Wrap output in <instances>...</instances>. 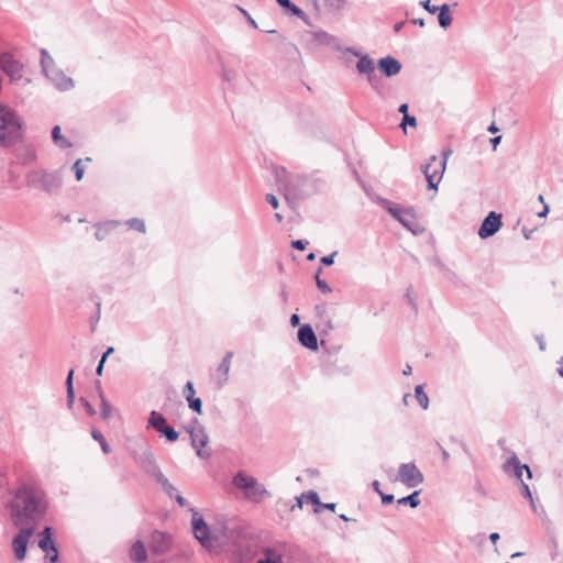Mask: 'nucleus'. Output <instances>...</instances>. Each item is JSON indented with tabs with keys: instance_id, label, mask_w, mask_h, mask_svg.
Instances as JSON below:
<instances>
[{
	"instance_id": "nucleus-43",
	"label": "nucleus",
	"mask_w": 563,
	"mask_h": 563,
	"mask_svg": "<svg viewBox=\"0 0 563 563\" xmlns=\"http://www.w3.org/2000/svg\"><path fill=\"white\" fill-rule=\"evenodd\" d=\"M188 407L198 415L202 412V401L199 397L188 399Z\"/></svg>"
},
{
	"instance_id": "nucleus-4",
	"label": "nucleus",
	"mask_w": 563,
	"mask_h": 563,
	"mask_svg": "<svg viewBox=\"0 0 563 563\" xmlns=\"http://www.w3.org/2000/svg\"><path fill=\"white\" fill-rule=\"evenodd\" d=\"M186 430L190 435L191 445L196 449L197 455L200 459H209L211 456V452L203 450V448L209 443V437L205 427H202L198 419L195 418Z\"/></svg>"
},
{
	"instance_id": "nucleus-38",
	"label": "nucleus",
	"mask_w": 563,
	"mask_h": 563,
	"mask_svg": "<svg viewBox=\"0 0 563 563\" xmlns=\"http://www.w3.org/2000/svg\"><path fill=\"white\" fill-rule=\"evenodd\" d=\"M125 224L132 229V230H136L141 233H145V223L143 220L139 219V218H132V219H129Z\"/></svg>"
},
{
	"instance_id": "nucleus-17",
	"label": "nucleus",
	"mask_w": 563,
	"mask_h": 563,
	"mask_svg": "<svg viewBox=\"0 0 563 563\" xmlns=\"http://www.w3.org/2000/svg\"><path fill=\"white\" fill-rule=\"evenodd\" d=\"M379 71L386 77H393L400 73L401 63L393 56H386L377 62Z\"/></svg>"
},
{
	"instance_id": "nucleus-32",
	"label": "nucleus",
	"mask_w": 563,
	"mask_h": 563,
	"mask_svg": "<svg viewBox=\"0 0 563 563\" xmlns=\"http://www.w3.org/2000/svg\"><path fill=\"white\" fill-rule=\"evenodd\" d=\"M420 490H415L406 497H401L397 500L398 505H409L411 508H417L420 505L419 499Z\"/></svg>"
},
{
	"instance_id": "nucleus-11",
	"label": "nucleus",
	"mask_w": 563,
	"mask_h": 563,
	"mask_svg": "<svg viewBox=\"0 0 563 563\" xmlns=\"http://www.w3.org/2000/svg\"><path fill=\"white\" fill-rule=\"evenodd\" d=\"M0 67L10 77L11 81L16 82L23 78V64L10 53L0 55Z\"/></svg>"
},
{
	"instance_id": "nucleus-56",
	"label": "nucleus",
	"mask_w": 563,
	"mask_h": 563,
	"mask_svg": "<svg viewBox=\"0 0 563 563\" xmlns=\"http://www.w3.org/2000/svg\"><path fill=\"white\" fill-rule=\"evenodd\" d=\"M307 245H308V241H306V240H295L291 242V246L298 251H303Z\"/></svg>"
},
{
	"instance_id": "nucleus-40",
	"label": "nucleus",
	"mask_w": 563,
	"mask_h": 563,
	"mask_svg": "<svg viewBox=\"0 0 563 563\" xmlns=\"http://www.w3.org/2000/svg\"><path fill=\"white\" fill-rule=\"evenodd\" d=\"M256 563H283V561L279 555H275L273 550L267 549L266 558L263 560H258Z\"/></svg>"
},
{
	"instance_id": "nucleus-48",
	"label": "nucleus",
	"mask_w": 563,
	"mask_h": 563,
	"mask_svg": "<svg viewBox=\"0 0 563 563\" xmlns=\"http://www.w3.org/2000/svg\"><path fill=\"white\" fill-rule=\"evenodd\" d=\"M236 9L243 14V16L245 18L246 22L253 27V29H257L258 25L256 23V21L251 16V14L245 10L243 9L242 7L240 5H235Z\"/></svg>"
},
{
	"instance_id": "nucleus-36",
	"label": "nucleus",
	"mask_w": 563,
	"mask_h": 563,
	"mask_svg": "<svg viewBox=\"0 0 563 563\" xmlns=\"http://www.w3.org/2000/svg\"><path fill=\"white\" fill-rule=\"evenodd\" d=\"M91 437L95 441L100 443L101 450L104 454H109L111 452L110 445L108 444L106 438L99 430L92 429Z\"/></svg>"
},
{
	"instance_id": "nucleus-47",
	"label": "nucleus",
	"mask_w": 563,
	"mask_h": 563,
	"mask_svg": "<svg viewBox=\"0 0 563 563\" xmlns=\"http://www.w3.org/2000/svg\"><path fill=\"white\" fill-rule=\"evenodd\" d=\"M183 394H184V396H185L187 401H188V399L196 398L195 397L196 391H195V387H194L192 382L189 380V382L186 383V385H185V387L183 389Z\"/></svg>"
},
{
	"instance_id": "nucleus-57",
	"label": "nucleus",
	"mask_w": 563,
	"mask_h": 563,
	"mask_svg": "<svg viewBox=\"0 0 563 563\" xmlns=\"http://www.w3.org/2000/svg\"><path fill=\"white\" fill-rule=\"evenodd\" d=\"M266 201L274 208L277 209L279 207V201L273 194H267L265 196Z\"/></svg>"
},
{
	"instance_id": "nucleus-23",
	"label": "nucleus",
	"mask_w": 563,
	"mask_h": 563,
	"mask_svg": "<svg viewBox=\"0 0 563 563\" xmlns=\"http://www.w3.org/2000/svg\"><path fill=\"white\" fill-rule=\"evenodd\" d=\"M96 388L100 398V415L103 420H108L111 417L113 408L103 395L100 380L96 382Z\"/></svg>"
},
{
	"instance_id": "nucleus-37",
	"label": "nucleus",
	"mask_w": 563,
	"mask_h": 563,
	"mask_svg": "<svg viewBox=\"0 0 563 563\" xmlns=\"http://www.w3.org/2000/svg\"><path fill=\"white\" fill-rule=\"evenodd\" d=\"M161 435L165 437L167 441L175 442L179 438V432L176 431L173 427L166 424L161 431Z\"/></svg>"
},
{
	"instance_id": "nucleus-49",
	"label": "nucleus",
	"mask_w": 563,
	"mask_h": 563,
	"mask_svg": "<svg viewBox=\"0 0 563 563\" xmlns=\"http://www.w3.org/2000/svg\"><path fill=\"white\" fill-rule=\"evenodd\" d=\"M292 15H296L302 20L307 19V14L296 4L291 3L290 8L287 9Z\"/></svg>"
},
{
	"instance_id": "nucleus-53",
	"label": "nucleus",
	"mask_w": 563,
	"mask_h": 563,
	"mask_svg": "<svg viewBox=\"0 0 563 563\" xmlns=\"http://www.w3.org/2000/svg\"><path fill=\"white\" fill-rule=\"evenodd\" d=\"M336 254H338V252L334 251V252H332L329 255L322 256L321 260H320L321 264L324 265V266L332 265L334 263V257L336 256Z\"/></svg>"
},
{
	"instance_id": "nucleus-9",
	"label": "nucleus",
	"mask_w": 563,
	"mask_h": 563,
	"mask_svg": "<svg viewBox=\"0 0 563 563\" xmlns=\"http://www.w3.org/2000/svg\"><path fill=\"white\" fill-rule=\"evenodd\" d=\"M19 529V532L14 536L12 540V550L14 552L15 558L19 561H22L26 556L27 543L30 538L33 536L35 531V527L31 526H14Z\"/></svg>"
},
{
	"instance_id": "nucleus-18",
	"label": "nucleus",
	"mask_w": 563,
	"mask_h": 563,
	"mask_svg": "<svg viewBox=\"0 0 563 563\" xmlns=\"http://www.w3.org/2000/svg\"><path fill=\"white\" fill-rule=\"evenodd\" d=\"M352 52L355 56H358V60L356 63V69L360 74H364L367 76V80L373 84L374 79V73H375V65L374 60L368 57V55H361L358 52L349 49Z\"/></svg>"
},
{
	"instance_id": "nucleus-8",
	"label": "nucleus",
	"mask_w": 563,
	"mask_h": 563,
	"mask_svg": "<svg viewBox=\"0 0 563 563\" xmlns=\"http://www.w3.org/2000/svg\"><path fill=\"white\" fill-rule=\"evenodd\" d=\"M397 481L409 488L421 485L424 476L413 462L402 463L398 467Z\"/></svg>"
},
{
	"instance_id": "nucleus-34",
	"label": "nucleus",
	"mask_w": 563,
	"mask_h": 563,
	"mask_svg": "<svg viewBox=\"0 0 563 563\" xmlns=\"http://www.w3.org/2000/svg\"><path fill=\"white\" fill-rule=\"evenodd\" d=\"M41 67L43 73H46L53 67H56L53 57L48 54V52L45 48L41 49Z\"/></svg>"
},
{
	"instance_id": "nucleus-6",
	"label": "nucleus",
	"mask_w": 563,
	"mask_h": 563,
	"mask_svg": "<svg viewBox=\"0 0 563 563\" xmlns=\"http://www.w3.org/2000/svg\"><path fill=\"white\" fill-rule=\"evenodd\" d=\"M37 181L48 194H55L63 183L58 173L33 172L27 175V186H33Z\"/></svg>"
},
{
	"instance_id": "nucleus-58",
	"label": "nucleus",
	"mask_w": 563,
	"mask_h": 563,
	"mask_svg": "<svg viewBox=\"0 0 563 563\" xmlns=\"http://www.w3.org/2000/svg\"><path fill=\"white\" fill-rule=\"evenodd\" d=\"M162 489L170 497L173 498L174 495L176 494V488L174 487V485L170 484V482H167L163 487Z\"/></svg>"
},
{
	"instance_id": "nucleus-2",
	"label": "nucleus",
	"mask_w": 563,
	"mask_h": 563,
	"mask_svg": "<svg viewBox=\"0 0 563 563\" xmlns=\"http://www.w3.org/2000/svg\"><path fill=\"white\" fill-rule=\"evenodd\" d=\"M21 121L12 109L0 107V144L10 146L21 136Z\"/></svg>"
},
{
	"instance_id": "nucleus-27",
	"label": "nucleus",
	"mask_w": 563,
	"mask_h": 563,
	"mask_svg": "<svg viewBox=\"0 0 563 563\" xmlns=\"http://www.w3.org/2000/svg\"><path fill=\"white\" fill-rule=\"evenodd\" d=\"M233 357V352H228L224 357L222 358L221 363L219 364L218 372L222 374L223 379L219 383V386L221 387L224 382L228 380V374L230 372L231 366V360Z\"/></svg>"
},
{
	"instance_id": "nucleus-13",
	"label": "nucleus",
	"mask_w": 563,
	"mask_h": 563,
	"mask_svg": "<svg viewBox=\"0 0 563 563\" xmlns=\"http://www.w3.org/2000/svg\"><path fill=\"white\" fill-rule=\"evenodd\" d=\"M504 472L515 476L522 482V474L526 471L528 478L532 477V472L527 464H521L518 456L514 453L503 465Z\"/></svg>"
},
{
	"instance_id": "nucleus-35",
	"label": "nucleus",
	"mask_w": 563,
	"mask_h": 563,
	"mask_svg": "<svg viewBox=\"0 0 563 563\" xmlns=\"http://www.w3.org/2000/svg\"><path fill=\"white\" fill-rule=\"evenodd\" d=\"M415 396H416V399L418 400L419 405L421 406V408L424 410L428 409L429 397L423 389V385H418L415 388Z\"/></svg>"
},
{
	"instance_id": "nucleus-31",
	"label": "nucleus",
	"mask_w": 563,
	"mask_h": 563,
	"mask_svg": "<svg viewBox=\"0 0 563 563\" xmlns=\"http://www.w3.org/2000/svg\"><path fill=\"white\" fill-rule=\"evenodd\" d=\"M391 216L393 218H395L396 220H398L401 216L406 214V216H409L411 218H413L415 216V210L412 208H408V209H402L400 208L398 205H395L393 202H390V205L388 206V208L386 209Z\"/></svg>"
},
{
	"instance_id": "nucleus-1",
	"label": "nucleus",
	"mask_w": 563,
	"mask_h": 563,
	"mask_svg": "<svg viewBox=\"0 0 563 563\" xmlns=\"http://www.w3.org/2000/svg\"><path fill=\"white\" fill-rule=\"evenodd\" d=\"M10 494L7 510L13 526L35 527L45 518L49 501L41 485L22 481Z\"/></svg>"
},
{
	"instance_id": "nucleus-22",
	"label": "nucleus",
	"mask_w": 563,
	"mask_h": 563,
	"mask_svg": "<svg viewBox=\"0 0 563 563\" xmlns=\"http://www.w3.org/2000/svg\"><path fill=\"white\" fill-rule=\"evenodd\" d=\"M121 224L120 221H117V220H110V221H104L102 223H98L96 227H97V231L95 233L96 235V239L98 241H102L107 238V235L112 231L114 230L117 227H119Z\"/></svg>"
},
{
	"instance_id": "nucleus-42",
	"label": "nucleus",
	"mask_w": 563,
	"mask_h": 563,
	"mask_svg": "<svg viewBox=\"0 0 563 563\" xmlns=\"http://www.w3.org/2000/svg\"><path fill=\"white\" fill-rule=\"evenodd\" d=\"M73 169L75 172L76 180L77 181L81 180L82 177H84V173H85V166L82 165V159L81 158L77 159L74 163Z\"/></svg>"
},
{
	"instance_id": "nucleus-28",
	"label": "nucleus",
	"mask_w": 563,
	"mask_h": 563,
	"mask_svg": "<svg viewBox=\"0 0 563 563\" xmlns=\"http://www.w3.org/2000/svg\"><path fill=\"white\" fill-rule=\"evenodd\" d=\"M52 139L55 144H57L58 147L65 150L73 146V144L62 135V130L59 125H55L52 129Z\"/></svg>"
},
{
	"instance_id": "nucleus-39",
	"label": "nucleus",
	"mask_w": 563,
	"mask_h": 563,
	"mask_svg": "<svg viewBox=\"0 0 563 563\" xmlns=\"http://www.w3.org/2000/svg\"><path fill=\"white\" fill-rule=\"evenodd\" d=\"M345 0H324V5L331 11L336 12L343 9Z\"/></svg>"
},
{
	"instance_id": "nucleus-29",
	"label": "nucleus",
	"mask_w": 563,
	"mask_h": 563,
	"mask_svg": "<svg viewBox=\"0 0 563 563\" xmlns=\"http://www.w3.org/2000/svg\"><path fill=\"white\" fill-rule=\"evenodd\" d=\"M67 407L73 408L75 401L74 369H70L66 377Z\"/></svg>"
},
{
	"instance_id": "nucleus-25",
	"label": "nucleus",
	"mask_w": 563,
	"mask_h": 563,
	"mask_svg": "<svg viewBox=\"0 0 563 563\" xmlns=\"http://www.w3.org/2000/svg\"><path fill=\"white\" fill-rule=\"evenodd\" d=\"M166 424H167L166 418L162 413H159L155 410L151 411L147 427H152L157 432H159Z\"/></svg>"
},
{
	"instance_id": "nucleus-44",
	"label": "nucleus",
	"mask_w": 563,
	"mask_h": 563,
	"mask_svg": "<svg viewBox=\"0 0 563 563\" xmlns=\"http://www.w3.org/2000/svg\"><path fill=\"white\" fill-rule=\"evenodd\" d=\"M407 125L416 128L417 126V119L413 115H410V114L404 115L402 120H401V123H400V126L402 128L405 133H407V130H406Z\"/></svg>"
},
{
	"instance_id": "nucleus-61",
	"label": "nucleus",
	"mask_w": 563,
	"mask_h": 563,
	"mask_svg": "<svg viewBox=\"0 0 563 563\" xmlns=\"http://www.w3.org/2000/svg\"><path fill=\"white\" fill-rule=\"evenodd\" d=\"M374 200L376 201V203H378L379 206H382L385 209H387L388 206L390 205V201L388 199L379 197V196H376Z\"/></svg>"
},
{
	"instance_id": "nucleus-60",
	"label": "nucleus",
	"mask_w": 563,
	"mask_h": 563,
	"mask_svg": "<svg viewBox=\"0 0 563 563\" xmlns=\"http://www.w3.org/2000/svg\"><path fill=\"white\" fill-rule=\"evenodd\" d=\"M399 223H401L406 229H408L409 231L411 232H416L412 228V223L405 217V216H401L398 220H397Z\"/></svg>"
},
{
	"instance_id": "nucleus-16",
	"label": "nucleus",
	"mask_w": 563,
	"mask_h": 563,
	"mask_svg": "<svg viewBox=\"0 0 563 563\" xmlns=\"http://www.w3.org/2000/svg\"><path fill=\"white\" fill-rule=\"evenodd\" d=\"M299 343L312 351L318 349V338L310 324H302L298 330Z\"/></svg>"
},
{
	"instance_id": "nucleus-14",
	"label": "nucleus",
	"mask_w": 563,
	"mask_h": 563,
	"mask_svg": "<svg viewBox=\"0 0 563 563\" xmlns=\"http://www.w3.org/2000/svg\"><path fill=\"white\" fill-rule=\"evenodd\" d=\"M46 78L53 82V85L62 91L69 90L74 87V81L70 77H67L60 69L53 67L44 73Z\"/></svg>"
},
{
	"instance_id": "nucleus-64",
	"label": "nucleus",
	"mask_w": 563,
	"mask_h": 563,
	"mask_svg": "<svg viewBox=\"0 0 563 563\" xmlns=\"http://www.w3.org/2000/svg\"><path fill=\"white\" fill-rule=\"evenodd\" d=\"M319 507L322 509H328V510L334 511L336 504H334V503L322 504L321 503V505H319Z\"/></svg>"
},
{
	"instance_id": "nucleus-54",
	"label": "nucleus",
	"mask_w": 563,
	"mask_h": 563,
	"mask_svg": "<svg viewBox=\"0 0 563 563\" xmlns=\"http://www.w3.org/2000/svg\"><path fill=\"white\" fill-rule=\"evenodd\" d=\"M318 289L323 292L328 294L332 291V288L329 286V284L324 279H318V284H316Z\"/></svg>"
},
{
	"instance_id": "nucleus-19",
	"label": "nucleus",
	"mask_w": 563,
	"mask_h": 563,
	"mask_svg": "<svg viewBox=\"0 0 563 563\" xmlns=\"http://www.w3.org/2000/svg\"><path fill=\"white\" fill-rule=\"evenodd\" d=\"M135 461L147 475L159 467L156 463L153 452L150 449H146L137 456H135Z\"/></svg>"
},
{
	"instance_id": "nucleus-12",
	"label": "nucleus",
	"mask_w": 563,
	"mask_h": 563,
	"mask_svg": "<svg viewBox=\"0 0 563 563\" xmlns=\"http://www.w3.org/2000/svg\"><path fill=\"white\" fill-rule=\"evenodd\" d=\"M501 213H497L496 211H490L482 221V224L478 229V235L481 239L486 240L493 235H495L501 228Z\"/></svg>"
},
{
	"instance_id": "nucleus-45",
	"label": "nucleus",
	"mask_w": 563,
	"mask_h": 563,
	"mask_svg": "<svg viewBox=\"0 0 563 563\" xmlns=\"http://www.w3.org/2000/svg\"><path fill=\"white\" fill-rule=\"evenodd\" d=\"M302 497H305V494H302L301 497L298 498L299 506L301 505V498ZM306 497L308 498V500L311 504L316 505L317 507H319V505H321V501H320V498H319V495H318L317 492L310 490V492H308Z\"/></svg>"
},
{
	"instance_id": "nucleus-46",
	"label": "nucleus",
	"mask_w": 563,
	"mask_h": 563,
	"mask_svg": "<svg viewBox=\"0 0 563 563\" xmlns=\"http://www.w3.org/2000/svg\"><path fill=\"white\" fill-rule=\"evenodd\" d=\"M162 487L169 482L168 478L162 473L161 468L158 467L153 473L150 474Z\"/></svg>"
},
{
	"instance_id": "nucleus-50",
	"label": "nucleus",
	"mask_w": 563,
	"mask_h": 563,
	"mask_svg": "<svg viewBox=\"0 0 563 563\" xmlns=\"http://www.w3.org/2000/svg\"><path fill=\"white\" fill-rule=\"evenodd\" d=\"M79 401H80V404L82 405V407L85 408V410L87 411V413L90 417L96 415L95 408L92 407V405L86 398L80 397Z\"/></svg>"
},
{
	"instance_id": "nucleus-41",
	"label": "nucleus",
	"mask_w": 563,
	"mask_h": 563,
	"mask_svg": "<svg viewBox=\"0 0 563 563\" xmlns=\"http://www.w3.org/2000/svg\"><path fill=\"white\" fill-rule=\"evenodd\" d=\"M306 184V181H302V183H297L295 181V187L294 189L291 190V192H289V200L290 199H303L305 198V195L303 192L301 191V187Z\"/></svg>"
},
{
	"instance_id": "nucleus-15",
	"label": "nucleus",
	"mask_w": 563,
	"mask_h": 563,
	"mask_svg": "<svg viewBox=\"0 0 563 563\" xmlns=\"http://www.w3.org/2000/svg\"><path fill=\"white\" fill-rule=\"evenodd\" d=\"M170 538L168 534L161 531L152 533L150 548L154 554L167 553L170 549Z\"/></svg>"
},
{
	"instance_id": "nucleus-7",
	"label": "nucleus",
	"mask_w": 563,
	"mask_h": 563,
	"mask_svg": "<svg viewBox=\"0 0 563 563\" xmlns=\"http://www.w3.org/2000/svg\"><path fill=\"white\" fill-rule=\"evenodd\" d=\"M274 178L276 185L278 186V190L283 192L287 201H289V192H291V190L294 189L295 181H307V177L300 175H291L286 170L285 167H275Z\"/></svg>"
},
{
	"instance_id": "nucleus-20",
	"label": "nucleus",
	"mask_w": 563,
	"mask_h": 563,
	"mask_svg": "<svg viewBox=\"0 0 563 563\" xmlns=\"http://www.w3.org/2000/svg\"><path fill=\"white\" fill-rule=\"evenodd\" d=\"M256 478L249 476L243 472H238L232 479L233 485L236 488L244 490L245 494L250 488L256 485Z\"/></svg>"
},
{
	"instance_id": "nucleus-3",
	"label": "nucleus",
	"mask_w": 563,
	"mask_h": 563,
	"mask_svg": "<svg viewBox=\"0 0 563 563\" xmlns=\"http://www.w3.org/2000/svg\"><path fill=\"white\" fill-rule=\"evenodd\" d=\"M192 531L195 538L208 550L213 549L221 537H227L225 529H211L202 517H198L197 512L192 517Z\"/></svg>"
},
{
	"instance_id": "nucleus-21",
	"label": "nucleus",
	"mask_w": 563,
	"mask_h": 563,
	"mask_svg": "<svg viewBox=\"0 0 563 563\" xmlns=\"http://www.w3.org/2000/svg\"><path fill=\"white\" fill-rule=\"evenodd\" d=\"M129 556H130L131 561H133L135 563L146 562L147 551L145 549L144 543L140 540L135 541L129 551Z\"/></svg>"
},
{
	"instance_id": "nucleus-62",
	"label": "nucleus",
	"mask_w": 563,
	"mask_h": 563,
	"mask_svg": "<svg viewBox=\"0 0 563 563\" xmlns=\"http://www.w3.org/2000/svg\"><path fill=\"white\" fill-rule=\"evenodd\" d=\"M173 498H175V500L177 501V504H178L180 507H185V506H186V504H187V503H186V499H185L181 495H179V494H175Z\"/></svg>"
},
{
	"instance_id": "nucleus-30",
	"label": "nucleus",
	"mask_w": 563,
	"mask_h": 563,
	"mask_svg": "<svg viewBox=\"0 0 563 563\" xmlns=\"http://www.w3.org/2000/svg\"><path fill=\"white\" fill-rule=\"evenodd\" d=\"M312 41L318 45L329 46L334 42V36L325 31H316L311 33Z\"/></svg>"
},
{
	"instance_id": "nucleus-63",
	"label": "nucleus",
	"mask_w": 563,
	"mask_h": 563,
	"mask_svg": "<svg viewBox=\"0 0 563 563\" xmlns=\"http://www.w3.org/2000/svg\"><path fill=\"white\" fill-rule=\"evenodd\" d=\"M300 323V317L297 313L291 314L290 324L291 327H297Z\"/></svg>"
},
{
	"instance_id": "nucleus-24",
	"label": "nucleus",
	"mask_w": 563,
	"mask_h": 563,
	"mask_svg": "<svg viewBox=\"0 0 563 563\" xmlns=\"http://www.w3.org/2000/svg\"><path fill=\"white\" fill-rule=\"evenodd\" d=\"M268 492L266 488L256 482L250 490L246 492L245 497L251 499L252 501L260 503L264 496H267Z\"/></svg>"
},
{
	"instance_id": "nucleus-51",
	"label": "nucleus",
	"mask_w": 563,
	"mask_h": 563,
	"mask_svg": "<svg viewBox=\"0 0 563 563\" xmlns=\"http://www.w3.org/2000/svg\"><path fill=\"white\" fill-rule=\"evenodd\" d=\"M521 493L526 498H528L530 500L531 506L534 508V501H533L531 490H530L529 486L527 484H525L523 482H521Z\"/></svg>"
},
{
	"instance_id": "nucleus-26",
	"label": "nucleus",
	"mask_w": 563,
	"mask_h": 563,
	"mask_svg": "<svg viewBox=\"0 0 563 563\" xmlns=\"http://www.w3.org/2000/svg\"><path fill=\"white\" fill-rule=\"evenodd\" d=\"M438 21L441 27L448 29L452 24V16L450 14V7L449 4H442L438 9Z\"/></svg>"
},
{
	"instance_id": "nucleus-55",
	"label": "nucleus",
	"mask_w": 563,
	"mask_h": 563,
	"mask_svg": "<svg viewBox=\"0 0 563 563\" xmlns=\"http://www.w3.org/2000/svg\"><path fill=\"white\" fill-rule=\"evenodd\" d=\"M421 5L423 7V9H426L428 12H430L432 14L438 12V9H439V7L431 4V0L421 1Z\"/></svg>"
},
{
	"instance_id": "nucleus-5",
	"label": "nucleus",
	"mask_w": 563,
	"mask_h": 563,
	"mask_svg": "<svg viewBox=\"0 0 563 563\" xmlns=\"http://www.w3.org/2000/svg\"><path fill=\"white\" fill-rule=\"evenodd\" d=\"M446 166V154L443 159H439L435 155H432L429 159V163L421 166V172L423 173L429 189H438L439 183L442 179L443 173Z\"/></svg>"
},
{
	"instance_id": "nucleus-59",
	"label": "nucleus",
	"mask_w": 563,
	"mask_h": 563,
	"mask_svg": "<svg viewBox=\"0 0 563 563\" xmlns=\"http://www.w3.org/2000/svg\"><path fill=\"white\" fill-rule=\"evenodd\" d=\"M378 495L380 496L382 498V503L383 505H389L394 501V495L391 494H385L383 492H378Z\"/></svg>"
},
{
	"instance_id": "nucleus-52",
	"label": "nucleus",
	"mask_w": 563,
	"mask_h": 563,
	"mask_svg": "<svg viewBox=\"0 0 563 563\" xmlns=\"http://www.w3.org/2000/svg\"><path fill=\"white\" fill-rule=\"evenodd\" d=\"M222 79L227 82H232L235 79V73L222 67Z\"/></svg>"
},
{
	"instance_id": "nucleus-33",
	"label": "nucleus",
	"mask_w": 563,
	"mask_h": 563,
	"mask_svg": "<svg viewBox=\"0 0 563 563\" xmlns=\"http://www.w3.org/2000/svg\"><path fill=\"white\" fill-rule=\"evenodd\" d=\"M327 303L322 302V303H318L314 306V312H316V316L322 320L325 325L330 329H332V324H331V319L329 318L328 313H327Z\"/></svg>"
},
{
	"instance_id": "nucleus-10",
	"label": "nucleus",
	"mask_w": 563,
	"mask_h": 563,
	"mask_svg": "<svg viewBox=\"0 0 563 563\" xmlns=\"http://www.w3.org/2000/svg\"><path fill=\"white\" fill-rule=\"evenodd\" d=\"M38 548L46 554V558L49 561V563H55L58 561L59 554L57 545L53 540L52 527L46 526L38 533Z\"/></svg>"
}]
</instances>
